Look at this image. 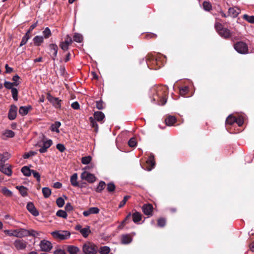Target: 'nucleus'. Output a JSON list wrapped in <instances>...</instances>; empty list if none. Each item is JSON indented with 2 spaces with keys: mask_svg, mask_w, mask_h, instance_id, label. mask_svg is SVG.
<instances>
[{
  "mask_svg": "<svg viewBox=\"0 0 254 254\" xmlns=\"http://www.w3.org/2000/svg\"><path fill=\"white\" fill-rule=\"evenodd\" d=\"M56 215L58 217L66 219L67 217L66 212L63 210H59L56 213Z\"/></svg>",
  "mask_w": 254,
  "mask_h": 254,
  "instance_id": "41",
  "label": "nucleus"
},
{
  "mask_svg": "<svg viewBox=\"0 0 254 254\" xmlns=\"http://www.w3.org/2000/svg\"><path fill=\"white\" fill-rule=\"evenodd\" d=\"M168 94V88L166 86H154L150 90L152 102L156 101L159 105H164L166 104Z\"/></svg>",
  "mask_w": 254,
  "mask_h": 254,
  "instance_id": "1",
  "label": "nucleus"
},
{
  "mask_svg": "<svg viewBox=\"0 0 254 254\" xmlns=\"http://www.w3.org/2000/svg\"><path fill=\"white\" fill-rule=\"evenodd\" d=\"M189 91V87L184 86L180 89V94L182 96H185Z\"/></svg>",
  "mask_w": 254,
  "mask_h": 254,
  "instance_id": "45",
  "label": "nucleus"
},
{
  "mask_svg": "<svg viewBox=\"0 0 254 254\" xmlns=\"http://www.w3.org/2000/svg\"><path fill=\"white\" fill-rule=\"evenodd\" d=\"M49 54L53 60H55L57 56L58 47L56 44H50L49 45Z\"/></svg>",
  "mask_w": 254,
  "mask_h": 254,
  "instance_id": "11",
  "label": "nucleus"
},
{
  "mask_svg": "<svg viewBox=\"0 0 254 254\" xmlns=\"http://www.w3.org/2000/svg\"><path fill=\"white\" fill-rule=\"evenodd\" d=\"M137 142L136 139L134 137L131 138L128 141V144L129 146L131 147H134L136 145Z\"/></svg>",
  "mask_w": 254,
  "mask_h": 254,
  "instance_id": "55",
  "label": "nucleus"
},
{
  "mask_svg": "<svg viewBox=\"0 0 254 254\" xmlns=\"http://www.w3.org/2000/svg\"><path fill=\"white\" fill-rule=\"evenodd\" d=\"M235 50L240 54H245L248 52V46L247 44L243 41L236 42L234 44Z\"/></svg>",
  "mask_w": 254,
  "mask_h": 254,
  "instance_id": "5",
  "label": "nucleus"
},
{
  "mask_svg": "<svg viewBox=\"0 0 254 254\" xmlns=\"http://www.w3.org/2000/svg\"><path fill=\"white\" fill-rule=\"evenodd\" d=\"M56 204L59 207H62L64 204V200L62 197H58L56 200Z\"/></svg>",
  "mask_w": 254,
  "mask_h": 254,
  "instance_id": "51",
  "label": "nucleus"
},
{
  "mask_svg": "<svg viewBox=\"0 0 254 254\" xmlns=\"http://www.w3.org/2000/svg\"><path fill=\"white\" fill-rule=\"evenodd\" d=\"M146 58L147 65L151 69L157 70L163 66L164 63L160 59L155 58L151 54H148Z\"/></svg>",
  "mask_w": 254,
  "mask_h": 254,
  "instance_id": "2",
  "label": "nucleus"
},
{
  "mask_svg": "<svg viewBox=\"0 0 254 254\" xmlns=\"http://www.w3.org/2000/svg\"><path fill=\"white\" fill-rule=\"evenodd\" d=\"M65 211L66 212H69L73 210V207L70 203H67L65 206Z\"/></svg>",
  "mask_w": 254,
  "mask_h": 254,
  "instance_id": "62",
  "label": "nucleus"
},
{
  "mask_svg": "<svg viewBox=\"0 0 254 254\" xmlns=\"http://www.w3.org/2000/svg\"><path fill=\"white\" fill-rule=\"evenodd\" d=\"M95 120L99 122H101L105 118L104 113L101 111H96L94 113V118Z\"/></svg>",
  "mask_w": 254,
  "mask_h": 254,
  "instance_id": "21",
  "label": "nucleus"
},
{
  "mask_svg": "<svg viewBox=\"0 0 254 254\" xmlns=\"http://www.w3.org/2000/svg\"><path fill=\"white\" fill-rule=\"evenodd\" d=\"M132 238L128 234L123 235L122 236L121 242L123 244H128L131 243Z\"/></svg>",
  "mask_w": 254,
  "mask_h": 254,
  "instance_id": "26",
  "label": "nucleus"
},
{
  "mask_svg": "<svg viewBox=\"0 0 254 254\" xmlns=\"http://www.w3.org/2000/svg\"><path fill=\"white\" fill-rule=\"evenodd\" d=\"M43 34L44 35V38L45 39L49 38L51 35L52 33L49 27H46L45 30L43 31Z\"/></svg>",
  "mask_w": 254,
  "mask_h": 254,
  "instance_id": "43",
  "label": "nucleus"
},
{
  "mask_svg": "<svg viewBox=\"0 0 254 254\" xmlns=\"http://www.w3.org/2000/svg\"><path fill=\"white\" fill-rule=\"evenodd\" d=\"M100 211V209L96 207H90L87 210L84 211L83 212V215L85 217H87L90 214H98Z\"/></svg>",
  "mask_w": 254,
  "mask_h": 254,
  "instance_id": "17",
  "label": "nucleus"
},
{
  "mask_svg": "<svg viewBox=\"0 0 254 254\" xmlns=\"http://www.w3.org/2000/svg\"><path fill=\"white\" fill-rule=\"evenodd\" d=\"M56 147L61 152H63L65 150V147L64 145L61 143L58 144Z\"/></svg>",
  "mask_w": 254,
  "mask_h": 254,
  "instance_id": "61",
  "label": "nucleus"
},
{
  "mask_svg": "<svg viewBox=\"0 0 254 254\" xmlns=\"http://www.w3.org/2000/svg\"><path fill=\"white\" fill-rule=\"evenodd\" d=\"M106 184L104 181H100L99 185L96 189V191L97 192H101L105 188Z\"/></svg>",
  "mask_w": 254,
  "mask_h": 254,
  "instance_id": "40",
  "label": "nucleus"
},
{
  "mask_svg": "<svg viewBox=\"0 0 254 254\" xmlns=\"http://www.w3.org/2000/svg\"><path fill=\"white\" fill-rule=\"evenodd\" d=\"M31 27H32V26H30L29 30L26 33V35L22 38V39L21 42L20 44V46H22L23 45L25 44L26 43V42H27L28 39L30 38V36L29 35V34L30 33V29H31Z\"/></svg>",
  "mask_w": 254,
  "mask_h": 254,
  "instance_id": "31",
  "label": "nucleus"
},
{
  "mask_svg": "<svg viewBox=\"0 0 254 254\" xmlns=\"http://www.w3.org/2000/svg\"><path fill=\"white\" fill-rule=\"evenodd\" d=\"M241 10L239 8L230 7L228 9V15L235 18L240 13Z\"/></svg>",
  "mask_w": 254,
  "mask_h": 254,
  "instance_id": "20",
  "label": "nucleus"
},
{
  "mask_svg": "<svg viewBox=\"0 0 254 254\" xmlns=\"http://www.w3.org/2000/svg\"><path fill=\"white\" fill-rule=\"evenodd\" d=\"M65 250H66L69 254H77L80 251L79 249L77 247L72 245L65 246Z\"/></svg>",
  "mask_w": 254,
  "mask_h": 254,
  "instance_id": "13",
  "label": "nucleus"
},
{
  "mask_svg": "<svg viewBox=\"0 0 254 254\" xmlns=\"http://www.w3.org/2000/svg\"><path fill=\"white\" fill-rule=\"evenodd\" d=\"M15 135L14 132L11 130H6L2 135V138L3 139H5L6 138L13 137Z\"/></svg>",
  "mask_w": 254,
  "mask_h": 254,
  "instance_id": "28",
  "label": "nucleus"
},
{
  "mask_svg": "<svg viewBox=\"0 0 254 254\" xmlns=\"http://www.w3.org/2000/svg\"><path fill=\"white\" fill-rule=\"evenodd\" d=\"M4 86L7 89H11L15 85L12 84V82L5 81L4 83Z\"/></svg>",
  "mask_w": 254,
  "mask_h": 254,
  "instance_id": "59",
  "label": "nucleus"
},
{
  "mask_svg": "<svg viewBox=\"0 0 254 254\" xmlns=\"http://www.w3.org/2000/svg\"><path fill=\"white\" fill-rule=\"evenodd\" d=\"M47 99L55 108L59 109H61L62 100L59 99V98L53 96L50 93L47 94Z\"/></svg>",
  "mask_w": 254,
  "mask_h": 254,
  "instance_id": "7",
  "label": "nucleus"
},
{
  "mask_svg": "<svg viewBox=\"0 0 254 254\" xmlns=\"http://www.w3.org/2000/svg\"><path fill=\"white\" fill-rule=\"evenodd\" d=\"M203 7L204 9L206 11H210L212 9V5L210 2L206 1L203 2Z\"/></svg>",
  "mask_w": 254,
  "mask_h": 254,
  "instance_id": "52",
  "label": "nucleus"
},
{
  "mask_svg": "<svg viewBox=\"0 0 254 254\" xmlns=\"http://www.w3.org/2000/svg\"><path fill=\"white\" fill-rule=\"evenodd\" d=\"M17 107L15 105H11L9 110L8 117L9 119L13 120L15 119L17 115Z\"/></svg>",
  "mask_w": 254,
  "mask_h": 254,
  "instance_id": "14",
  "label": "nucleus"
},
{
  "mask_svg": "<svg viewBox=\"0 0 254 254\" xmlns=\"http://www.w3.org/2000/svg\"><path fill=\"white\" fill-rule=\"evenodd\" d=\"M132 221L135 223H138L142 218V215L140 213L135 211L132 214Z\"/></svg>",
  "mask_w": 254,
  "mask_h": 254,
  "instance_id": "23",
  "label": "nucleus"
},
{
  "mask_svg": "<svg viewBox=\"0 0 254 254\" xmlns=\"http://www.w3.org/2000/svg\"><path fill=\"white\" fill-rule=\"evenodd\" d=\"M52 235L55 238L63 240L68 239L70 233L68 231H58L52 232Z\"/></svg>",
  "mask_w": 254,
  "mask_h": 254,
  "instance_id": "6",
  "label": "nucleus"
},
{
  "mask_svg": "<svg viewBox=\"0 0 254 254\" xmlns=\"http://www.w3.org/2000/svg\"><path fill=\"white\" fill-rule=\"evenodd\" d=\"M14 237L22 238L27 236L28 231L25 229H20L14 230Z\"/></svg>",
  "mask_w": 254,
  "mask_h": 254,
  "instance_id": "19",
  "label": "nucleus"
},
{
  "mask_svg": "<svg viewBox=\"0 0 254 254\" xmlns=\"http://www.w3.org/2000/svg\"><path fill=\"white\" fill-rule=\"evenodd\" d=\"M177 122L176 118L174 116L168 115L167 116L165 120V123L168 126H172Z\"/></svg>",
  "mask_w": 254,
  "mask_h": 254,
  "instance_id": "18",
  "label": "nucleus"
},
{
  "mask_svg": "<svg viewBox=\"0 0 254 254\" xmlns=\"http://www.w3.org/2000/svg\"><path fill=\"white\" fill-rule=\"evenodd\" d=\"M235 121L236 117L232 115H230L227 117L226 120V124L227 125H232L235 123Z\"/></svg>",
  "mask_w": 254,
  "mask_h": 254,
  "instance_id": "38",
  "label": "nucleus"
},
{
  "mask_svg": "<svg viewBox=\"0 0 254 254\" xmlns=\"http://www.w3.org/2000/svg\"><path fill=\"white\" fill-rule=\"evenodd\" d=\"M61 126V123L59 121H56L54 124L51 125L50 127V129L52 131L56 132L59 133L60 132V130L59 128Z\"/></svg>",
  "mask_w": 254,
  "mask_h": 254,
  "instance_id": "24",
  "label": "nucleus"
},
{
  "mask_svg": "<svg viewBox=\"0 0 254 254\" xmlns=\"http://www.w3.org/2000/svg\"><path fill=\"white\" fill-rule=\"evenodd\" d=\"M90 126L94 128V130L96 132L98 131V124L96 123V120H95L93 117H90L89 118Z\"/></svg>",
  "mask_w": 254,
  "mask_h": 254,
  "instance_id": "30",
  "label": "nucleus"
},
{
  "mask_svg": "<svg viewBox=\"0 0 254 254\" xmlns=\"http://www.w3.org/2000/svg\"><path fill=\"white\" fill-rule=\"evenodd\" d=\"M91 230H90V227L89 226H87L85 228H83L81 230L80 233L84 238H87L90 233H91Z\"/></svg>",
  "mask_w": 254,
  "mask_h": 254,
  "instance_id": "32",
  "label": "nucleus"
},
{
  "mask_svg": "<svg viewBox=\"0 0 254 254\" xmlns=\"http://www.w3.org/2000/svg\"><path fill=\"white\" fill-rule=\"evenodd\" d=\"M30 108V107L29 108L25 106L20 107L19 110V114L22 116L26 115L28 113Z\"/></svg>",
  "mask_w": 254,
  "mask_h": 254,
  "instance_id": "37",
  "label": "nucleus"
},
{
  "mask_svg": "<svg viewBox=\"0 0 254 254\" xmlns=\"http://www.w3.org/2000/svg\"><path fill=\"white\" fill-rule=\"evenodd\" d=\"M116 189V186L114 183L110 182L107 184V190L108 192H112L115 191Z\"/></svg>",
  "mask_w": 254,
  "mask_h": 254,
  "instance_id": "46",
  "label": "nucleus"
},
{
  "mask_svg": "<svg viewBox=\"0 0 254 254\" xmlns=\"http://www.w3.org/2000/svg\"><path fill=\"white\" fill-rule=\"evenodd\" d=\"M243 19L247 20L251 23H254V16H249L247 14H244L243 17Z\"/></svg>",
  "mask_w": 254,
  "mask_h": 254,
  "instance_id": "49",
  "label": "nucleus"
},
{
  "mask_svg": "<svg viewBox=\"0 0 254 254\" xmlns=\"http://www.w3.org/2000/svg\"><path fill=\"white\" fill-rule=\"evenodd\" d=\"M82 180H86L89 183H93L96 181L97 178L95 176L86 171H84L80 175Z\"/></svg>",
  "mask_w": 254,
  "mask_h": 254,
  "instance_id": "8",
  "label": "nucleus"
},
{
  "mask_svg": "<svg viewBox=\"0 0 254 254\" xmlns=\"http://www.w3.org/2000/svg\"><path fill=\"white\" fill-rule=\"evenodd\" d=\"M73 41L78 43H81L83 40V37L82 35L79 33H75L73 37Z\"/></svg>",
  "mask_w": 254,
  "mask_h": 254,
  "instance_id": "42",
  "label": "nucleus"
},
{
  "mask_svg": "<svg viewBox=\"0 0 254 254\" xmlns=\"http://www.w3.org/2000/svg\"><path fill=\"white\" fill-rule=\"evenodd\" d=\"M42 193L45 198H48L51 195V190L48 187L42 189Z\"/></svg>",
  "mask_w": 254,
  "mask_h": 254,
  "instance_id": "34",
  "label": "nucleus"
},
{
  "mask_svg": "<svg viewBox=\"0 0 254 254\" xmlns=\"http://www.w3.org/2000/svg\"><path fill=\"white\" fill-rule=\"evenodd\" d=\"M14 245L17 250H23L26 247L25 242L20 240H16L14 243Z\"/></svg>",
  "mask_w": 254,
  "mask_h": 254,
  "instance_id": "22",
  "label": "nucleus"
},
{
  "mask_svg": "<svg viewBox=\"0 0 254 254\" xmlns=\"http://www.w3.org/2000/svg\"><path fill=\"white\" fill-rule=\"evenodd\" d=\"M68 46L69 45H68V43L67 42H61L60 44V47L64 51H66L68 49Z\"/></svg>",
  "mask_w": 254,
  "mask_h": 254,
  "instance_id": "56",
  "label": "nucleus"
},
{
  "mask_svg": "<svg viewBox=\"0 0 254 254\" xmlns=\"http://www.w3.org/2000/svg\"><path fill=\"white\" fill-rule=\"evenodd\" d=\"M43 141V145L39 149V151L41 153H45L47 151V149L53 144V141L51 139L44 140L45 136L42 134L41 135Z\"/></svg>",
  "mask_w": 254,
  "mask_h": 254,
  "instance_id": "9",
  "label": "nucleus"
},
{
  "mask_svg": "<svg viewBox=\"0 0 254 254\" xmlns=\"http://www.w3.org/2000/svg\"><path fill=\"white\" fill-rule=\"evenodd\" d=\"M16 188L19 191L20 194L23 196H25L27 194V189L24 186H16Z\"/></svg>",
  "mask_w": 254,
  "mask_h": 254,
  "instance_id": "33",
  "label": "nucleus"
},
{
  "mask_svg": "<svg viewBox=\"0 0 254 254\" xmlns=\"http://www.w3.org/2000/svg\"><path fill=\"white\" fill-rule=\"evenodd\" d=\"M147 166V170L148 171H150L152 169H153L155 165V162L154 160V157L153 155H151L147 160L146 162Z\"/></svg>",
  "mask_w": 254,
  "mask_h": 254,
  "instance_id": "16",
  "label": "nucleus"
},
{
  "mask_svg": "<svg viewBox=\"0 0 254 254\" xmlns=\"http://www.w3.org/2000/svg\"><path fill=\"white\" fill-rule=\"evenodd\" d=\"M166 220L164 218H160L157 220V225L160 227H163L166 225Z\"/></svg>",
  "mask_w": 254,
  "mask_h": 254,
  "instance_id": "50",
  "label": "nucleus"
},
{
  "mask_svg": "<svg viewBox=\"0 0 254 254\" xmlns=\"http://www.w3.org/2000/svg\"><path fill=\"white\" fill-rule=\"evenodd\" d=\"M131 214L130 212L128 213V214L126 217L125 219L122 221L121 224L119 226L120 228H123L127 223H128L130 220V218L131 216Z\"/></svg>",
  "mask_w": 254,
  "mask_h": 254,
  "instance_id": "35",
  "label": "nucleus"
},
{
  "mask_svg": "<svg viewBox=\"0 0 254 254\" xmlns=\"http://www.w3.org/2000/svg\"><path fill=\"white\" fill-rule=\"evenodd\" d=\"M54 254H66L64 250H62L61 249H57L54 252Z\"/></svg>",
  "mask_w": 254,
  "mask_h": 254,
  "instance_id": "64",
  "label": "nucleus"
},
{
  "mask_svg": "<svg viewBox=\"0 0 254 254\" xmlns=\"http://www.w3.org/2000/svg\"><path fill=\"white\" fill-rule=\"evenodd\" d=\"M215 28L219 35L225 39H229L232 37V32L228 29L225 28L219 22L215 24Z\"/></svg>",
  "mask_w": 254,
  "mask_h": 254,
  "instance_id": "3",
  "label": "nucleus"
},
{
  "mask_svg": "<svg viewBox=\"0 0 254 254\" xmlns=\"http://www.w3.org/2000/svg\"><path fill=\"white\" fill-rule=\"evenodd\" d=\"M40 246L41 250L46 252L50 251L53 248L52 243L45 240L41 241Z\"/></svg>",
  "mask_w": 254,
  "mask_h": 254,
  "instance_id": "10",
  "label": "nucleus"
},
{
  "mask_svg": "<svg viewBox=\"0 0 254 254\" xmlns=\"http://www.w3.org/2000/svg\"><path fill=\"white\" fill-rule=\"evenodd\" d=\"M33 177L36 179V180L37 181V182L38 183H39L40 182V180H41L40 174L38 172H36V171H34V170H33Z\"/></svg>",
  "mask_w": 254,
  "mask_h": 254,
  "instance_id": "58",
  "label": "nucleus"
},
{
  "mask_svg": "<svg viewBox=\"0 0 254 254\" xmlns=\"http://www.w3.org/2000/svg\"><path fill=\"white\" fill-rule=\"evenodd\" d=\"M71 107L74 110H78L80 108L79 104L77 101L73 102L71 105Z\"/></svg>",
  "mask_w": 254,
  "mask_h": 254,
  "instance_id": "63",
  "label": "nucleus"
},
{
  "mask_svg": "<svg viewBox=\"0 0 254 254\" xmlns=\"http://www.w3.org/2000/svg\"><path fill=\"white\" fill-rule=\"evenodd\" d=\"M142 211L146 215H152L153 209V205L150 203L144 204L142 207Z\"/></svg>",
  "mask_w": 254,
  "mask_h": 254,
  "instance_id": "12",
  "label": "nucleus"
},
{
  "mask_svg": "<svg viewBox=\"0 0 254 254\" xmlns=\"http://www.w3.org/2000/svg\"><path fill=\"white\" fill-rule=\"evenodd\" d=\"M96 107L99 110H102L104 108V103L102 100L96 102Z\"/></svg>",
  "mask_w": 254,
  "mask_h": 254,
  "instance_id": "53",
  "label": "nucleus"
},
{
  "mask_svg": "<svg viewBox=\"0 0 254 254\" xmlns=\"http://www.w3.org/2000/svg\"><path fill=\"white\" fill-rule=\"evenodd\" d=\"M9 158V154L7 153H0V166L5 165V161Z\"/></svg>",
  "mask_w": 254,
  "mask_h": 254,
  "instance_id": "27",
  "label": "nucleus"
},
{
  "mask_svg": "<svg viewBox=\"0 0 254 254\" xmlns=\"http://www.w3.org/2000/svg\"><path fill=\"white\" fill-rule=\"evenodd\" d=\"M0 171L8 176H11L12 174L11 166L8 164L0 166Z\"/></svg>",
  "mask_w": 254,
  "mask_h": 254,
  "instance_id": "15",
  "label": "nucleus"
},
{
  "mask_svg": "<svg viewBox=\"0 0 254 254\" xmlns=\"http://www.w3.org/2000/svg\"><path fill=\"white\" fill-rule=\"evenodd\" d=\"M130 197V196L129 195H126L124 196L123 200L120 202V203L119 205V208H122L123 207L125 204L126 203L127 200Z\"/></svg>",
  "mask_w": 254,
  "mask_h": 254,
  "instance_id": "54",
  "label": "nucleus"
},
{
  "mask_svg": "<svg viewBox=\"0 0 254 254\" xmlns=\"http://www.w3.org/2000/svg\"><path fill=\"white\" fill-rule=\"evenodd\" d=\"M11 94L13 100L15 101L18 100V90L16 88L13 87L11 89Z\"/></svg>",
  "mask_w": 254,
  "mask_h": 254,
  "instance_id": "47",
  "label": "nucleus"
},
{
  "mask_svg": "<svg viewBox=\"0 0 254 254\" xmlns=\"http://www.w3.org/2000/svg\"><path fill=\"white\" fill-rule=\"evenodd\" d=\"M21 172L25 176H30L31 175V171L30 168L27 166H24L21 168Z\"/></svg>",
  "mask_w": 254,
  "mask_h": 254,
  "instance_id": "36",
  "label": "nucleus"
},
{
  "mask_svg": "<svg viewBox=\"0 0 254 254\" xmlns=\"http://www.w3.org/2000/svg\"><path fill=\"white\" fill-rule=\"evenodd\" d=\"M92 160V157L90 156L83 157L81 159V163L83 164L87 165L90 163Z\"/></svg>",
  "mask_w": 254,
  "mask_h": 254,
  "instance_id": "39",
  "label": "nucleus"
},
{
  "mask_svg": "<svg viewBox=\"0 0 254 254\" xmlns=\"http://www.w3.org/2000/svg\"><path fill=\"white\" fill-rule=\"evenodd\" d=\"M1 191L2 193L6 196H11L12 194V192L5 187L2 189Z\"/></svg>",
  "mask_w": 254,
  "mask_h": 254,
  "instance_id": "57",
  "label": "nucleus"
},
{
  "mask_svg": "<svg viewBox=\"0 0 254 254\" xmlns=\"http://www.w3.org/2000/svg\"><path fill=\"white\" fill-rule=\"evenodd\" d=\"M77 173H74L70 177V183L72 186L73 187H77L78 186L79 182H77Z\"/></svg>",
  "mask_w": 254,
  "mask_h": 254,
  "instance_id": "29",
  "label": "nucleus"
},
{
  "mask_svg": "<svg viewBox=\"0 0 254 254\" xmlns=\"http://www.w3.org/2000/svg\"><path fill=\"white\" fill-rule=\"evenodd\" d=\"M12 81V84L15 85V86H18L20 83V77L17 74H16L13 76Z\"/></svg>",
  "mask_w": 254,
  "mask_h": 254,
  "instance_id": "48",
  "label": "nucleus"
},
{
  "mask_svg": "<svg viewBox=\"0 0 254 254\" xmlns=\"http://www.w3.org/2000/svg\"><path fill=\"white\" fill-rule=\"evenodd\" d=\"M33 41L35 46H40L44 42V37L42 36H36Z\"/></svg>",
  "mask_w": 254,
  "mask_h": 254,
  "instance_id": "25",
  "label": "nucleus"
},
{
  "mask_svg": "<svg viewBox=\"0 0 254 254\" xmlns=\"http://www.w3.org/2000/svg\"><path fill=\"white\" fill-rule=\"evenodd\" d=\"M235 123L239 126L241 127L244 124V120L242 117H239L238 118H236Z\"/></svg>",
  "mask_w": 254,
  "mask_h": 254,
  "instance_id": "60",
  "label": "nucleus"
},
{
  "mask_svg": "<svg viewBox=\"0 0 254 254\" xmlns=\"http://www.w3.org/2000/svg\"><path fill=\"white\" fill-rule=\"evenodd\" d=\"M110 252V249L107 246L101 247L99 250L101 254H108Z\"/></svg>",
  "mask_w": 254,
  "mask_h": 254,
  "instance_id": "44",
  "label": "nucleus"
},
{
  "mask_svg": "<svg viewBox=\"0 0 254 254\" xmlns=\"http://www.w3.org/2000/svg\"><path fill=\"white\" fill-rule=\"evenodd\" d=\"M82 251L85 254H97L98 249L94 244L87 242L83 245Z\"/></svg>",
  "mask_w": 254,
  "mask_h": 254,
  "instance_id": "4",
  "label": "nucleus"
}]
</instances>
